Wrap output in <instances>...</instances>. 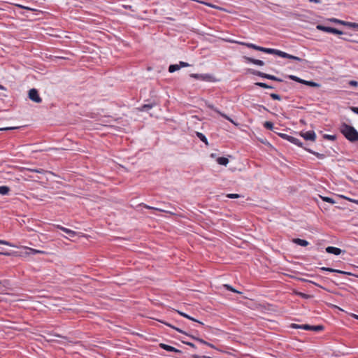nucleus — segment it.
Here are the masks:
<instances>
[{
	"mask_svg": "<svg viewBox=\"0 0 358 358\" xmlns=\"http://www.w3.org/2000/svg\"><path fill=\"white\" fill-rule=\"evenodd\" d=\"M159 347L162 349H164V350H165L166 351H169V352H178V353H182L181 350H178V349H176V348H175L173 346L164 344V343H160L159 344Z\"/></svg>",
	"mask_w": 358,
	"mask_h": 358,
	"instance_id": "obj_13",
	"label": "nucleus"
},
{
	"mask_svg": "<svg viewBox=\"0 0 358 358\" xmlns=\"http://www.w3.org/2000/svg\"><path fill=\"white\" fill-rule=\"evenodd\" d=\"M248 71L250 73H252V75L257 76H259V77L263 78H266V79H269V80H275V81H278V82H282L283 81L280 78H278V77H276L275 76H273V75H270V74H267V73H263V72L257 71V70H255V69H248Z\"/></svg>",
	"mask_w": 358,
	"mask_h": 358,
	"instance_id": "obj_3",
	"label": "nucleus"
},
{
	"mask_svg": "<svg viewBox=\"0 0 358 358\" xmlns=\"http://www.w3.org/2000/svg\"><path fill=\"white\" fill-rule=\"evenodd\" d=\"M1 284V282L0 281V285Z\"/></svg>",
	"mask_w": 358,
	"mask_h": 358,
	"instance_id": "obj_58",
	"label": "nucleus"
},
{
	"mask_svg": "<svg viewBox=\"0 0 358 358\" xmlns=\"http://www.w3.org/2000/svg\"><path fill=\"white\" fill-rule=\"evenodd\" d=\"M243 59L247 63H252L257 66H264V62L262 60L254 59L250 57L243 56Z\"/></svg>",
	"mask_w": 358,
	"mask_h": 358,
	"instance_id": "obj_10",
	"label": "nucleus"
},
{
	"mask_svg": "<svg viewBox=\"0 0 358 358\" xmlns=\"http://www.w3.org/2000/svg\"><path fill=\"white\" fill-rule=\"evenodd\" d=\"M346 26L353 28H358V23L346 22Z\"/></svg>",
	"mask_w": 358,
	"mask_h": 358,
	"instance_id": "obj_40",
	"label": "nucleus"
},
{
	"mask_svg": "<svg viewBox=\"0 0 358 358\" xmlns=\"http://www.w3.org/2000/svg\"><path fill=\"white\" fill-rule=\"evenodd\" d=\"M167 326L176 329L177 331L180 332V333H182V334H184L188 336H190L192 339L194 340H196L197 341H199V343H202V344H204L206 345L207 343L206 341H205L204 340H203L202 338H197V337H195L194 336H191V335H189L187 333H186L185 331H182L181 329L180 328H178V327H176L171 324H169L168 323H165Z\"/></svg>",
	"mask_w": 358,
	"mask_h": 358,
	"instance_id": "obj_8",
	"label": "nucleus"
},
{
	"mask_svg": "<svg viewBox=\"0 0 358 358\" xmlns=\"http://www.w3.org/2000/svg\"><path fill=\"white\" fill-rule=\"evenodd\" d=\"M350 109H351V110H352V112H354L355 114H357V115H358V107H355V106H353V107H351V108H350Z\"/></svg>",
	"mask_w": 358,
	"mask_h": 358,
	"instance_id": "obj_45",
	"label": "nucleus"
},
{
	"mask_svg": "<svg viewBox=\"0 0 358 358\" xmlns=\"http://www.w3.org/2000/svg\"><path fill=\"white\" fill-rule=\"evenodd\" d=\"M232 42L236 43L241 45L246 46L249 48H252L254 50H258L260 52H263L264 53L275 55L279 56L282 58H287V59L296 60V61H299V62H301L302 60V59H301L299 57L289 55V54L283 51H281L280 50L264 48L262 46H258V45L251 43H245V42H241V41H232Z\"/></svg>",
	"mask_w": 358,
	"mask_h": 358,
	"instance_id": "obj_1",
	"label": "nucleus"
},
{
	"mask_svg": "<svg viewBox=\"0 0 358 358\" xmlns=\"http://www.w3.org/2000/svg\"><path fill=\"white\" fill-rule=\"evenodd\" d=\"M155 105V103L144 104L141 108H139L138 109H139L140 111H148Z\"/></svg>",
	"mask_w": 358,
	"mask_h": 358,
	"instance_id": "obj_22",
	"label": "nucleus"
},
{
	"mask_svg": "<svg viewBox=\"0 0 358 358\" xmlns=\"http://www.w3.org/2000/svg\"><path fill=\"white\" fill-rule=\"evenodd\" d=\"M196 136L202 141L206 145H208V140H207V138L206 137V136L201 133V132H196Z\"/></svg>",
	"mask_w": 358,
	"mask_h": 358,
	"instance_id": "obj_19",
	"label": "nucleus"
},
{
	"mask_svg": "<svg viewBox=\"0 0 358 358\" xmlns=\"http://www.w3.org/2000/svg\"><path fill=\"white\" fill-rule=\"evenodd\" d=\"M10 188L8 186H0V194L7 195L9 194Z\"/></svg>",
	"mask_w": 358,
	"mask_h": 358,
	"instance_id": "obj_20",
	"label": "nucleus"
},
{
	"mask_svg": "<svg viewBox=\"0 0 358 358\" xmlns=\"http://www.w3.org/2000/svg\"><path fill=\"white\" fill-rule=\"evenodd\" d=\"M323 329H324V327L322 325H313L312 331H320Z\"/></svg>",
	"mask_w": 358,
	"mask_h": 358,
	"instance_id": "obj_33",
	"label": "nucleus"
},
{
	"mask_svg": "<svg viewBox=\"0 0 358 358\" xmlns=\"http://www.w3.org/2000/svg\"><path fill=\"white\" fill-rule=\"evenodd\" d=\"M29 98L35 103H41L42 99L39 96L38 92L36 89L32 88L29 91Z\"/></svg>",
	"mask_w": 358,
	"mask_h": 358,
	"instance_id": "obj_7",
	"label": "nucleus"
},
{
	"mask_svg": "<svg viewBox=\"0 0 358 358\" xmlns=\"http://www.w3.org/2000/svg\"><path fill=\"white\" fill-rule=\"evenodd\" d=\"M300 135L306 141H315L316 139V134L314 131L301 132Z\"/></svg>",
	"mask_w": 358,
	"mask_h": 358,
	"instance_id": "obj_9",
	"label": "nucleus"
},
{
	"mask_svg": "<svg viewBox=\"0 0 358 358\" xmlns=\"http://www.w3.org/2000/svg\"><path fill=\"white\" fill-rule=\"evenodd\" d=\"M308 152L316 156L318 159H324L325 157V155L324 154H320L319 152H315L310 149L305 148Z\"/></svg>",
	"mask_w": 358,
	"mask_h": 358,
	"instance_id": "obj_23",
	"label": "nucleus"
},
{
	"mask_svg": "<svg viewBox=\"0 0 358 358\" xmlns=\"http://www.w3.org/2000/svg\"><path fill=\"white\" fill-rule=\"evenodd\" d=\"M206 345H208V346H209V347H210L211 348H213V349H214V348H215V346H214V345H213V344H211V343H208V342H207V343H206Z\"/></svg>",
	"mask_w": 358,
	"mask_h": 358,
	"instance_id": "obj_50",
	"label": "nucleus"
},
{
	"mask_svg": "<svg viewBox=\"0 0 358 358\" xmlns=\"http://www.w3.org/2000/svg\"><path fill=\"white\" fill-rule=\"evenodd\" d=\"M32 171H34V172H36V173H41V171H38V170H32Z\"/></svg>",
	"mask_w": 358,
	"mask_h": 358,
	"instance_id": "obj_54",
	"label": "nucleus"
},
{
	"mask_svg": "<svg viewBox=\"0 0 358 358\" xmlns=\"http://www.w3.org/2000/svg\"><path fill=\"white\" fill-rule=\"evenodd\" d=\"M343 197L345 198V199L348 200V201H352L354 203H358V201H357V200H352V199H349V198L345 197V196H343Z\"/></svg>",
	"mask_w": 358,
	"mask_h": 358,
	"instance_id": "obj_48",
	"label": "nucleus"
},
{
	"mask_svg": "<svg viewBox=\"0 0 358 358\" xmlns=\"http://www.w3.org/2000/svg\"><path fill=\"white\" fill-rule=\"evenodd\" d=\"M320 270L329 271V272H333V273H342V274L349 275H351V273H350V272L343 271L341 270L334 269V268H329V267H322V268H320Z\"/></svg>",
	"mask_w": 358,
	"mask_h": 358,
	"instance_id": "obj_14",
	"label": "nucleus"
},
{
	"mask_svg": "<svg viewBox=\"0 0 358 358\" xmlns=\"http://www.w3.org/2000/svg\"><path fill=\"white\" fill-rule=\"evenodd\" d=\"M264 127L268 129V130H271V131H273L275 133L277 134V132L273 130L274 127H273V122H269V121H266L264 123Z\"/></svg>",
	"mask_w": 358,
	"mask_h": 358,
	"instance_id": "obj_24",
	"label": "nucleus"
},
{
	"mask_svg": "<svg viewBox=\"0 0 358 358\" xmlns=\"http://www.w3.org/2000/svg\"><path fill=\"white\" fill-rule=\"evenodd\" d=\"M277 134L282 138L287 140L289 142L298 145L299 147L303 146V143L300 141V140L294 136H289V135H287L286 134H283V133H277Z\"/></svg>",
	"mask_w": 358,
	"mask_h": 358,
	"instance_id": "obj_6",
	"label": "nucleus"
},
{
	"mask_svg": "<svg viewBox=\"0 0 358 358\" xmlns=\"http://www.w3.org/2000/svg\"><path fill=\"white\" fill-rule=\"evenodd\" d=\"M261 107H262V108H263L264 110H266V111H268V109H267L265 106H261Z\"/></svg>",
	"mask_w": 358,
	"mask_h": 358,
	"instance_id": "obj_51",
	"label": "nucleus"
},
{
	"mask_svg": "<svg viewBox=\"0 0 358 358\" xmlns=\"http://www.w3.org/2000/svg\"><path fill=\"white\" fill-rule=\"evenodd\" d=\"M179 66H180V69L181 67H187V66H190V64H188V63H187V62H182V61H180V62H179Z\"/></svg>",
	"mask_w": 358,
	"mask_h": 358,
	"instance_id": "obj_42",
	"label": "nucleus"
},
{
	"mask_svg": "<svg viewBox=\"0 0 358 358\" xmlns=\"http://www.w3.org/2000/svg\"><path fill=\"white\" fill-rule=\"evenodd\" d=\"M180 69V66L179 64H171L169 66V71L170 73H173L178 70Z\"/></svg>",
	"mask_w": 358,
	"mask_h": 358,
	"instance_id": "obj_29",
	"label": "nucleus"
},
{
	"mask_svg": "<svg viewBox=\"0 0 358 358\" xmlns=\"http://www.w3.org/2000/svg\"><path fill=\"white\" fill-rule=\"evenodd\" d=\"M324 138L330 140V141H334L336 139V136L334 135H329V134H324Z\"/></svg>",
	"mask_w": 358,
	"mask_h": 358,
	"instance_id": "obj_36",
	"label": "nucleus"
},
{
	"mask_svg": "<svg viewBox=\"0 0 358 358\" xmlns=\"http://www.w3.org/2000/svg\"><path fill=\"white\" fill-rule=\"evenodd\" d=\"M287 77L290 80L296 81V82L301 83V84H303V80H303V79H301V78H299V77H297L296 76H294V75H289Z\"/></svg>",
	"mask_w": 358,
	"mask_h": 358,
	"instance_id": "obj_26",
	"label": "nucleus"
},
{
	"mask_svg": "<svg viewBox=\"0 0 358 358\" xmlns=\"http://www.w3.org/2000/svg\"><path fill=\"white\" fill-rule=\"evenodd\" d=\"M208 108L213 110L215 112H216L217 113H218L220 115H221L222 117H223L224 118H225L226 120H229V122H231V123H233L235 125H237V124L231 119L230 118L228 115H227L226 114L222 113L221 111H220L217 108H215L213 105H209L208 106Z\"/></svg>",
	"mask_w": 358,
	"mask_h": 358,
	"instance_id": "obj_11",
	"label": "nucleus"
},
{
	"mask_svg": "<svg viewBox=\"0 0 358 358\" xmlns=\"http://www.w3.org/2000/svg\"><path fill=\"white\" fill-rule=\"evenodd\" d=\"M57 228L63 231L64 232H65L66 234H67L70 237H74L76 235V232L71 230V229H67V228H65L61 225H57Z\"/></svg>",
	"mask_w": 358,
	"mask_h": 358,
	"instance_id": "obj_15",
	"label": "nucleus"
},
{
	"mask_svg": "<svg viewBox=\"0 0 358 358\" xmlns=\"http://www.w3.org/2000/svg\"><path fill=\"white\" fill-rule=\"evenodd\" d=\"M0 254H3L2 252H0Z\"/></svg>",
	"mask_w": 358,
	"mask_h": 358,
	"instance_id": "obj_59",
	"label": "nucleus"
},
{
	"mask_svg": "<svg viewBox=\"0 0 358 358\" xmlns=\"http://www.w3.org/2000/svg\"><path fill=\"white\" fill-rule=\"evenodd\" d=\"M316 28L318 30H320V31H324V32H327V33H331V34H338V35L344 34V35H346V36L348 35V36H351L350 34H347L346 33H344L342 31H340V30H338V29H337L336 28L331 27H326V26H324V25H322V24H317Z\"/></svg>",
	"mask_w": 358,
	"mask_h": 358,
	"instance_id": "obj_4",
	"label": "nucleus"
},
{
	"mask_svg": "<svg viewBox=\"0 0 358 358\" xmlns=\"http://www.w3.org/2000/svg\"><path fill=\"white\" fill-rule=\"evenodd\" d=\"M354 317L358 320V315H354Z\"/></svg>",
	"mask_w": 358,
	"mask_h": 358,
	"instance_id": "obj_56",
	"label": "nucleus"
},
{
	"mask_svg": "<svg viewBox=\"0 0 358 358\" xmlns=\"http://www.w3.org/2000/svg\"><path fill=\"white\" fill-rule=\"evenodd\" d=\"M226 196L229 199H238V198L241 197V195H240L238 194H227Z\"/></svg>",
	"mask_w": 358,
	"mask_h": 358,
	"instance_id": "obj_34",
	"label": "nucleus"
},
{
	"mask_svg": "<svg viewBox=\"0 0 358 358\" xmlns=\"http://www.w3.org/2000/svg\"><path fill=\"white\" fill-rule=\"evenodd\" d=\"M322 200L324 201L328 202V203H331V204H334L335 203V201L332 198L327 197V196H324V197H322Z\"/></svg>",
	"mask_w": 358,
	"mask_h": 358,
	"instance_id": "obj_35",
	"label": "nucleus"
},
{
	"mask_svg": "<svg viewBox=\"0 0 358 358\" xmlns=\"http://www.w3.org/2000/svg\"><path fill=\"white\" fill-rule=\"evenodd\" d=\"M289 87V83H285L282 86L280 87V89L282 91L286 92L287 90V88Z\"/></svg>",
	"mask_w": 358,
	"mask_h": 358,
	"instance_id": "obj_41",
	"label": "nucleus"
},
{
	"mask_svg": "<svg viewBox=\"0 0 358 358\" xmlns=\"http://www.w3.org/2000/svg\"><path fill=\"white\" fill-rule=\"evenodd\" d=\"M0 244L8 245V246L13 247V248L15 247V245L12 244L11 243H10L7 241H4V240H0Z\"/></svg>",
	"mask_w": 358,
	"mask_h": 358,
	"instance_id": "obj_37",
	"label": "nucleus"
},
{
	"mask_svg": "<svg viewBox=\"0 0 358 358\" xmlns=\"http://www.w3.org/2000/svg\"><path fill=\"white\" fill-rule=\"evenodd\" d=\"M182 342L183 343H185V344H186V345L193 348H196L195 345L194 343H191V342H187V341H182Z\"/></svg>",
	"mask_w": 358,
	"mask_h": 358,
	"instance_id": "obj_43",
	"label": "nucleus"
},
{
	"mask_svg": "<svg viewBox=\"0 0 358 358\" xmlns=\"http://www.w3.org/2000/svg\"><path fill=\"white\" fill-rule=\"evenodd\" d=\"M229 159L224 157H220L217 159V162L220 165L227 166L229 164Z\"/></svg>",
	"mask_w": 358,
	"mask_h": 358,
	"instance_id": "obj_18",
	"label": "nucleus"
},
{
	"mask_svg": "<svg viewBox=\"0 0 358 358\" xmlns=\"http://www.w3.org/2000/svg\"><path fill=\"white\" fill-rule=\"evenodd\" d=\"M194 357H195V358H199V356L194 355Z\"/></svg>",
	"mask_w": 358,
	"mask_h": 358,
	"instance_id": "obj_57",
	"label": "nucleus"
},
{
	"mask_svg": "<svg viewBox=\"0 0 358 358\" xmlns=\"http://www.w3.org/2000/svg\"><path fill=\"white\" fill-rule=\"evenodd\" d=\"M349 85L350 86H353V87H357L358 86V82L357 81H355V80H350L349 82Z\"/></svg>",
	"mask_w": 358,
	"mask_h": 358,
	"instance_id": "obj_44",
	"label": "nucleus"
},
{
	"mask_svg": "<svg viewBox=\"0 0 358 358\" xmlns=\"http://www.w3.org/2000/svg\"><path fill=\"white\" fill-rule=\"evenodd\" d=\"M342 134L350 142L358 141V131L350 125L343 123L340 128Z\"/></svg>",
	"mask_w": 358,
	"mask_h": 358,
	"instance_id": "obj_2",
	"label": "nucleus"
},
{
	"mask_svg": "<svg viewBox=\"0 0 358 358\" xmlns=\"http://www.w3.org/2000/svg\"><path fill=\"white\" fill-rule=\"evenodd\" d=\"M190 77L206 82H215L216 80L214 76L209 73L199 74V73H191Z\"/></svg>",
	"mask_w": 358,
	"mask_h": 358,
	"instance_id": "obj_5",
	"label": "nucleus"
},
{
	"mask_svg": "<svg viewBox=\"0 0 358 358\" xmlns=\"http://www.w3.org/2000/svg\"><path fill=\"white\" fill-rule=\"evenodd\" d=\"M0 90H5V87L3 85H0Z\"/></svg>",
	"mask_w": 358,
	"mask_h": 358,
	"instance_id": "obj_52",
	"label": "nucleus"
},
{
	"mask_svg": "<svg viewBox=\"0 0 358 358\" xmlns=\"http://www.w3.org/2000/svg\"><path fill=\"white\" fill-rule=\"evenodd\" d=\"M270 96L274 100H278V101L281 100L280 96L278 94L272 93L270 94Z\"/></svg>",
	"mask_w": 358,
	"mask_h": 358,
	"instance_id": "obj_38",
	"label": "nucleus"
},
{
	"mask_svg": "<svg viewBox=\"0 0 358 358\" xmlns=\"http://www.w3.org/2000/svg\"><path fill=\"white\" fill-rule=\"evenodd\" d=\"M123 6H124V8H126V9H129V10H132V6H130V5H124Z\"/></svg>",
	"mask_w": 358,
	"mask_h": 358,
	"instance_id": "obj_47",
	"label": "nucleus"
},
{
	"mask_svg": "<svg viewBox=\"0 0 358 358\" xmlns=\"http://www.w3.org/2000/svg\"><path fill=\"white\" fill-rule=\"evenodd\" d=\"M224 287H225L227 290L229 291H231V292H235V293H238V294H241V292L237 291L236 289H235L234 288H233L231 285H223Z\"/></svg>",
	"mask_w": 358,
	"mask_h": 358,
	"instance_id": "obj_32",
	"label": "nucleus"
},
{
	"mask_svg": "<svg viewBox=\"0 0 358 358\" xmlns=\"http://www.w3.org/2000/svg\"><path fill=\"white\" fill-rule=\"evenodd\" d=\"M326 252L329 254H334L335 255H339L345 251H342L340 248L334 246H328L326 248Z\"/></svg>",
	"mask_w": 358,
	"mask_h": 358,
	"instance_id": "obj_12",
	"label": "nucleus"
},
{
	"mask_svg": "<svg viewBox=\"0 0 358 358\" xmlns=\"http://www.w3.org/2000/svg\"><path fill=\"white\" fill-rule=\"evenodd\" d=\"M310 2H313V3H321V1L320 0H308Z\"/></svg>",
	"mask_w": 358,
	"mask_h": 358,
	"instance_id": "obj_49",
	"label": "nucleus"
},
{
	"mask_svg": "<svg viewBox=\"0 0 358 358\" xmlns=\"http://www.w3.org/2000/svg\"><path fill=\"white\" fill-rule=\"evenodd\" d=\"M29 252L31 255H36V254H46V252L43 250H39L34 248H29Z\"/></svg>",
	"mask_w": 358,
	"mask_h": 358,
	"instance_id": "obj_28",
	"label": "nucleus"
},
{
	"mask_svg": "<svg viewBox=\"0 0 358 358\" xmlns=\"http://www.w3.org/2000/svg\"><path fill=\"white\" fill-rule=\"evenodd\" d=\"M341 39L346 41H354L353 40L350 39L348 36L342 37Z\"/></svg>",
	"mask_w": 358,
	"mask_h": 358,
	"instance_id": "obj_46",
	"label": "nucleus"
},
{
	"mask_svg": "<svg viewBox=\"0 0 358 358\" xmlns=\"http://www.w3.org/2000/svg\"><path fill=\"white\" fill-rule=\"evenodd\" d=\"M300 280H301V281H303V282H309L308 280H306V279H303V278H301V279H300Z\"/></svg>",
	"mask_w": 358,
	"mask_h": 358,
	"instance_id": "obj_53",
	"label": "nucleus"
},
{
	"mask_svg": "<svg viewBox=\"0 0 358 358\" xmlns=\"http://www.w3.org/2000/svg\"><path fill=\"white\" fill-rule=\"evenodd\" d=\"M303 85H308V86H310V87H320V85L317 83H315V82H313V81H308V80H303Z\"/></svg>",
	"mask_w": 358,
	"mask_h": 358,
	"instance_id": "obj_21",
	"label": "nucleus"
},
{
	"mask_svg": "<svg viewBox=\"0 0 358 358\" xmlns=\"http://www.w3.org/2000/svg\"><path fill=\"white\" fill-rule=\"evenodd\" d=\"M295 294L303 298V299H310L312 297V296L309 295V294H305V293H303V292H296Z\"/></svg>",
	"mask_w": 358,
	"mask_h": 358,
	"instance_id": "obj_30",
	"label": "nucleus"
},
{
	"mask_svg": "<svg viewBox=\"0 0 358 358\" xmlns=\"http://www.w3.org/2000/svg\"><path fill=\"white\" fill-rule=\"evenodd\" d=\"M293 242L294 243H296L299 245L303 246V247L307 246L309 244V243L306 240L301 239V238H294L293 240Z\"/></svg>",
	"mask_w": 358,
	"mask_h": 358,
	"instance_id": "obj_17",
	"label": "nucleus"
},
{
	"mask_svg": "<svg viewBox=\"0 0 358 358\" xmlns=\"http://www.w3.org/2000/svg\"><path fill=\"white\" fill-rule=\"evenodd\" d=\"M178 313L180 315L183 316L184 317H186V318H187V319H189V320H192V321H194V322H198V323H199V324H202V325L203 324L201 322H199V321L196 320V319H194V318H193V317H190L189 315H187V314H185V313H182V312L178 311Z\"/></svg>",
	"mask_w": 358,
	"mask_h": 358,
	"instance_id": "obj_25",
	"label": "nucleus"
},
{
	"mask_svg": "<svg viewBox=\"0 0 358 358\" xmlns=\"http://www.w3.org/2000/svg\"><path fill=\"white\" fill-rule=\"evenodd\" d=\"M329 20L330 22H334V23H336V24L346 25V22L345 21H343V20H338V19H336V18H330V19H329Z\"/></svg>",
	"mask_w": 358,
	"mask_h": 358,
	"instance_id": "obj_31",
	"label": "nucleus"
},
{
	"mask_svg": "<svg viewBox=\"0 0 358 358\" xmlns=\"http://www.w3.org/2000/svg\"><path fill=\"white\" fill-rule=\"evenodd\" d=\"M255 85L259 86L262 88H264V89H273L274 88L273 86H271L266 83H260V82L256 83Z\"/></svg>",
	"mask_w": 358,
	"mask_h": 358,
	"instance_id": "obj_27",
	"label": "nucleus"
},
{
	"mask_svg": "<svg viewBox=\"0 0 358 358\" xmlns=\"http://www.w3.org/2000/svg\"><path fill=\"white\" fill-rule=\"evenodd\" d=\"M145 207L146 208H149V209H150V208H152V207L148 206H145Z\"/></svg>",
	"mask_w": 358,
	"mask_h": 358,
	"instance_id": "obj_55",
	"label": "nucleus"
},
{
	"mask_svg": "<svg viewBox=\"0 0 358 358\" xmlns=\"http://www.w3.org/2000/svg\"><path fill=\"white\" fill-rule=\"evenodd\" d=\"M19 127H3L0 128V131H8V130H14L19 129Z\"/></svg>",
	"mask_w": 358,
	"mask_h": 358,
	"instance_id": "obj_39",
	"label": "nucleus"
},
{
	"mask_svg": "<svg viewBox=\"0 0 358 358\" xmlns=\"http://www.w3.org/2000/svg\"><path fill=\"white\" fill-rule=\"evenodd\" d=\"M294 329H301L307 331H312L313 325L309 324H292L291 326Z\"/></svg>",
	"mask_w": 358,
	"mask_h": 358,
	"instance_id": "obj_16",
	"label": "nucleus"
}]
</instances>
